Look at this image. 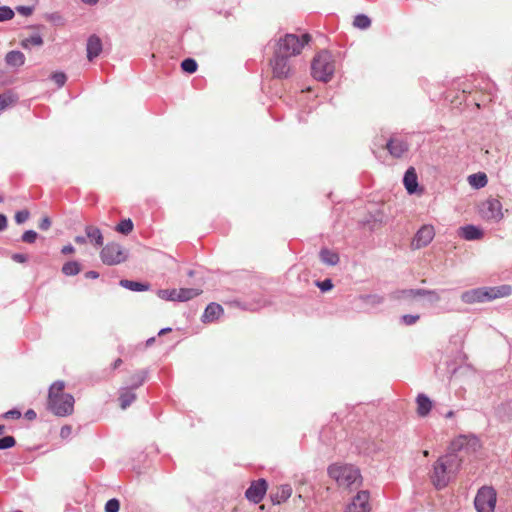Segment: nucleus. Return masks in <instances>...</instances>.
<instances>
[{
    "label": "nucleus",
    "mask_w": 512,
    "mask_h": 512,
    "mask_svg": "<svg viewBox=\"0 0 512 512\" xmlns=\"http://www.w3.org/2000/svg\"><path fill=\"white\" fill-rule=\"evenodd\" d=\"M478 448H480V443L475 436H460L452 441L449 446V452L439 457L433 464L430 478L435 488H445L452 478L455 477L464 460L463 452H475Z\"/></svg>",
    "instance_id": "1"
},
{
    "label": "nucleus",
    "mask_w": 512,
    "mask_h": 512,
    "mask_svg": "<svg viewBox=\"0 0 512 512\" xmlns=\"http://www.w3.org/2000/svg\"><path fill=\"white\" fill-rule=\"evenodd\" d=\"M310 39L309 34H303L301 37L295 34H286L277 41L273 58L270 60L274 78L282 80L293 75L291 58L300 54Z\"/></svg>",
    "instance_id": "2"
},
{
    "label": "nucleus",
    "mask_w": 512,
    "mask_h": 512,
    "mask_svg": "<svg viewBox=\"0 0 512 512\" xmlns=\"http://www.w3.org/2000/svg\"><path fill=\"white\" fill-rule=\"evenodd\" d=\"M65 382L55 381L49 388L47 408L58 417L69 416L74 411L75 399L72 394L64 393Z\"/></svg>",
    "instance_id": "3"
},
{
    "label": "nucleus",
    "mask_w": 512,
    "mask_h": 512,
    "mask_svg": "<svg viewBox=\"0 0 512 512\" xmlns=\"http://www.w3.org/2000/svg\"><path fill=\"white\" fill-rule=\"evenodd\" d=\"M512 294V286L508 284L496 287H479L464 291L461 294L462 302L466 304L484 303Z\"/></svg>",
    "instance_id": "4"
},
{
    "label": "nucleus",
    "mask_w": 512,
    "mask_h": 512,
    "mask_svg": "<svg viewBox=\"0 0 512 512\" xmlns=\"http://www.w3.org/2000/svg\"><path fill=\"white\" fill-rule=\"evenodd\" d=\"M328 474L340 487L350 490L358 488L362 481L359 469L353 465L332 464L328 468Z\"/></svg>",
    "instance_id": "5"
},
{
    "label": "nucleus",
    "mask_w": 512,
    "mask_h": 512,
    "mask_svg": "<svg viewBox=\"0 0 512 512\" xmlns=\"http://www.w3.org/2000/svg\"><path fill=\"white\" fill-rule=\"evenodd\" d=\"M335 71L332 55L328 51L319 52L311 63V74L314 79L328 82Z\"/></svg>",
    "instance_id": "6"
},
{
    "label": "nucleus",
    "mask_w": 512,
    "mask_h": 512,
    "mask_svg": "<svg viewBox=\"0 0 512 512\" xmlns=\"http://www.w3.org/2000/svg\"><path fill=\"white\" fill-rule=\"evenodd\" d=\"M496 491L493 487H481L474 499V506L477 512H494L496 505Z\"/></svg>",
    "instance_id": "7"
},
{
    "label": "nucleus",
    "mask_w": 512,
    "mask_h": 512,
    "mask_svg": "<svg viewBox=\"0 0 512 512\" xmlns=\"http://www.w3.org/2000/svg\"><path fill=\"white\" fill-rule=\"evenodd\" d=\"M100 258L104 264L112 266L124 262L127 255L120 244L112 242L102 248Z\"/></svg>",
    "instance_id": "8"
},
{
    "label": "nucleus",
    "mask_w": 512,
    "mask_h": 512,
    "mask_svg": "<svg viewBox=\"0 0 512 512\" xmlns=\"http://www.w3.org/2000/svg\"><path fill=\"white\" fill-rule=\"evenodd\" d=\"M479 214L484 220L499 222L503 218L502 204L498 199L489 198L479 206Z\"/></svg>",
    "instance_id": "9"
},
{
    "label": "nucleus",
    "mask_w": 512,
    "mask_h": 512,
    "mask_svg": "<svg viewBox=\"0 0 512 512\" xmlns=\"http://www.w3.org/2000/svg\"><path fill=\"white\" fill-rule=\"evenodd\" d=\"M267 482L265 479L260 478L258 480L252 481L250 486L247 488L245 492V497L252 503L258 504L260 503L267 491Z\"/></svg>",
    "instance_id": "10"
},
{
    "label": "nucleus",
    "mask_w": 512,
    "mask_h": 512,
    "mask_svg": "<svg viewBox=\"0 0 512 512\" xmlns=\"http://www.w3.org/2000/svg\"><path fill=\"white\" fill-rule=\"evenodd\" d=\"M370 494L367 490L359 491L347 505L345 512H370Z\"/></svg>",
    "instance_id": "11"
},
{
    "label": "nucleus",
    "mask_w": 512,
    "mask_h": 512,
    "mask_svg": "<svg viewBox=\"0 0 512 512\" xmlns=\"http://www.w3.org/2000/svg\"><path fill=\"white\" fill-rule=\"evenodd\" d=\"M385 148L392 157L400 158L408 151L409 145L403 139L390 137L385 143Z\"/></svg>",
    "instance_id": "12"
},
{
    "label": "nucleus",
    "mask_w": 512,
    "mask_h": 512,
    "mask_svg": "<svg viewBox=\"0 0 512 512\" xmlns=\"http://www.w3.org/2000/svg\"><path fill=\"white\" fill-rule=\"evenodd\" d=\"M435 232L431 225L422 226L413 239V246L421 248L427 246L434 238Z\"/></svg>",
    "instance_id": "13"
},
{
    "label": "nucleus",
    "mask_w": 512,
    "mask_h": 512,
    "mask_svg": "<svg viewBox=\"0 0 512 512\" xmlns=\"http://www.w3.org/2000/svg\"><path fill=\"white\" fill-rule=\"evenodd\" d=\"M102 41L101 39L93 34L89 36L86 45L87 58L89 61H93L96 57H98L102 52Z\"/></svg>",
    "instance_id": "14"
},
{
    "label": "nucleus",
    "mask_w": 512,
    "mask_h": 512,
    "mask_svg": "<svg viewBox=\"0 0 512 512\" xmlns=\"http://www.w3.org/2000/svg\"><path fill=\"white\" fill-rule=\"evenodd\" d=\"M292 495V487L289 484H283L276 488V491H271L270 499L273 504H281L288 500Z\"/></svg>",
    "instance_id": "15"
},
{
    "label": "nucleus",
    "mask_w": 512,
    "mask_h": 512,
    "mask_svg": "<svg viewBox=\"0 0 512 512\" xmlns=\"http://www.w3.org/2000/svg\"><path fill=\"white\" fill-rule=\"evenodd\" d=\"M403 184L409 194H414L418 189V176L414 167H409L403 177Z\"/></svg>",
    "instance_id": "16"
},
{
    "label": "nucleus",
    "mask_w": 512,
    "mask_h": 512,
    "mask_svg": "<svg viewBox=\"0 0 512 512\" xmlns=\"http://www.w3.org/2000/svg\"><path fill=\"white\" fill-rule=\"evenodd\" d=\"M459 235L465 240L474 241L481 239L484 233L479 227L472 224H468L463 227H460Z\"/></svg>",
    "instance_id": "17"
},
{
    "label": "nucleus",
    "mask_w": 512,
    "mask_h": 512,
    "mask_svg": "<svg viewBox=\"0 0 512 512\" xmlns=\"http://www.w3.org/2000/svg\"><path fill=\"white\" fill-rule=\"evenodd\" d=\"M222 313V306L220 304L212 302L208 304L207 307L205 308L201 320L204 323L213 322L214 320L218 319Z\"/></svg>",
    "instance_id": "18"
},
{
    "label": "nucleus",
    "mask_w": 512,
    "mask_h": 512,
    "mask_svg": "<svg viewBox=\"0 0 512 512\" xmlns=\"http://www.w3.org/2000/svg\"><path fill=\"white\" fill-rule=\"evenodd\" d=\"M419 297V289H398L389 294L392 300H408Z\"/></svg>",
    "instance_id": "19"
},
{
    "label": "nucleus",
    "mask_w": 512,
    "mask_h": 512,
    "mask_svg": "<svg viewBox=\"0 0 512 512\" xmlns=\"http://www.w3.org/2000/svg\"><path fill=\"white\" fill-rule=\"evenodd\" d=\"M136 399V394L133 389L123 387L119 391V402L122 409L129 407Z\"/></svg>",
    "instance_id": "20"
},
{
    "label": "nucleus",
    "mask_w": 512,
    "mask_h": 512,
    "mask_svg": "<svg viewBox=\"0 0 512 512\" xmlns=\"http://www.w3.org/2000/svg\"><path fill=\"white\" fill-rule=\"evenodd\" d=\"M86 237L93 243L95 246L100 247L103 246L104 238L102 232L99 228L88 225L85 227Z\"/></svg>",
    "instance_id": "21"
},
{
    "label": "nucleus",
    "mask_w": 512,
    "mask_h": 512,
    "mask_svg": "<svg viewBox=\"0 0 512 512\" xmlns=\"http://www.w3.org/2000/svg\"><path fill=\"white\" fill-rule=\"evenodd\" d=\"M417 413L421 417L427 416L432 409V402L425 394H419L416 398Z\"/></svg>",
    "instance_id": "22"
},
{
    "label": "nucleus",
    "mask_w": 512,
    "mask_h": 512,
    "mask_svg": "<svg viewBox=\"0 0 512 512\" xmlns=\"http://www.w3.org/2000/svg\"><path fill=\"white\" fill-rule=\"evenodd\" d=\"M5 63L10 67H20L25 63V56L19 50L9 51L5 56Z\"/></svg>",
    "instance_id": "23"
},
{
    "label": "nucleus",
    "mask_w": 512,
    "mask_h": 512,
    "mask_svg": "<svg viewBox=\"0 0 512 512\" xmlns=\"http://www.w3.org/2000/svg\"><path fill=\"white\" fill-rule=\"evenodd\" d=\"M119 284L121 287L135 292L147 291L150 288L149 283H143L128 279L120 280Z\"/></svg>",
    "instance_id": "24"
},
{
    "label": "nucleus",
    "mask_w": 512,
    "mask_h": 512,
    "mask_svg": "<svg viewBox=\"0 0 512 512\" xmlns=\"http://www.w3.org/2000/svg\"><path fill=\"white\" fill-rule=\"evenodd\" d=\"M468 183L474 189H481L487 185L488 178L485 173L478 172L468 176Z\"/></svg>",
    "instance_id": "25"
},
{
    "label": "nucleus",
    "mask_w": 512,
    "mask_h": 512,
    "mask_svg": "<svg viewBox=\"0 0 512 512\" xmlns=\"http://www.w3.org/2000/svg\"><path fill=\"white\" fill-rule=\"evenodd\" d=\"M319 256H320L321 261L324 264L329 265V266L337 265L340 260L338 253H336L330 249H327V248L321 249Z\"/></svg>",
    "instance_id": "26"
},
{
    "label": "nucleus",
    "mask_w": 512,
    "mask_h": 512,
    "mask_svg": "<svg viewBox=\"0 0 512 512\" xmlns=\"http://www.w3.org/2000/svg\"><path fill=\"white\" fill-rule=\"evenodd\" d=\"M148 372L146 370H140L131 375L129 379V385L127 387L133 389L134 391L143 385L147 378Z\"/></svg>",
    "instance_id": "27"
},
{
    "label": "nucleus",
    "mask_w": 512,
    "mask_h": 512,
    "mask_svg": "<svg viewBox=\"0 0 512 512\" xmlns=\"http://www.w3.org/2000/svg\"><path fill=\"white\" fill-rule=\"evenodd\" d=\"M201 290L197 288H180L178 290V302H186L189 301L196 296L200 295Z\"/></svg>",
    "instance_id": "28"
},
{
    "label": "nucleus",
    "mask_w": 512,
    "mask_h": 512,
    "mask_svg": "<svg viewBox=\"0 0 512 512\" xmlns=\"http://www.w3.org/2000/svg\"><path fill=\"white\" fill-rule=\"evenodd\" d=\"M360 299L363 303L370 306H378L384 303L385 298L378 294L361 295Z\"/></svg>",
    "instance_id": "29"
},
{
    "label": "nucleus",
    "mask_w": 512,
    "mask_h": 512,
    "mask_svg": "<svg viewBox=\"0 0 512 512\" xmlns=\"http://www.w3.org/2000/svg\"><path fill=\"white\" fill-rule=\"evenodd\" d=\"M80 271L81 267L77 261H69L62 266V273L66 276H75Z\"/></svg>",
    "instance_id": "30"
},
{
    "label": "nucleus",
    "mask_w": 512,
    "mask_h": 512,
    "mask_svg": "<svg viewBox=\"0 0 512 512\" xmlns=\"http://www.w3.org/2000/svg\"><path fill=\"white\" fill-rule=\"evenodd\" d=\"M419 297H426L427 301L431 304L441 300L438 290L419 289Z\"/></svg>",
    "instance_id": "31"
},
{
    "label": "nucleus",
    "mask_w": 512,
    "mask_h": 512,
    "mask_svg": "<svg viewBox=\"0 0 512 512\" xmlns=\"http://www.w3.org/2000/svg\"><path fill=\"white\" fill-rule=\"evenodd\" d=\"M177 295V289H159L157 291V296L166 301H178Z\"/></svg>",
    "instance_id": "32"
},
{
    "label": "nucleus",
    "mask_w": 512,
    "mask_h": 512,
    "mask_svg": "<svg viewBox=\"0 0 512 512\" xmlns=\"http://www.w3.org/2000/svg\"><path fill=\"white\" fill-rule=\"evenodd\" d=\"M353 25L359 29H367L371 26L370 18L365 14H358L355 16Z\"/></svg>",
    "instance_id": "33"
},
{
    "label": "nucleus",
    "mask_w": 512,
    "mask_h": 512,
    "mask_svg": "<svg viewBox=\"0 0 512 512\" xmlns=\"http://www.w3.org/2000/svg\"><path fill=\"white\" fill-rule=\"evenodd\" d=\"M133 222L131 219H123L122 221H120L117 226H116V231L121 233V234H124V235H128L129 233L132 232L133 230Z\"/></svg>",
    "instance_id": "34"
},
{
    "label": "nucleus",
    "mask_w": 512,
    "mask_h": 512,
    "mask_svg": "<svg viewBox=\"0 0 512 512\" xmlns=\"http://www.w3.org/2000/svg\"><path fill=\"white\" fill-rule=\"evenodd\" d=\"M198 64L193 58H186L181 62V69L189 74L197 71Z\"/></svg>",
    "instance_id": "35"
},
{
    "label": "nucleus",
    "mask_w": 512,
    "mask_h": 512,
    "mask_svg": "<svg viewBox=\"0 0 512 512\" xmlns=\"http://www.w3.org/2000/svg\"><path fill=\"white\" fill-rule=\"evenodd\" d=\"M44 18L56 26H62L65 24L63 16L59 12L47 13Z\"/></svg>",
    "instance_id": "36"
},
{
    "label": "nucleus",
    "mask_w": 512,
    "mask_h": 512,
    "mask_svg": "<svg viewBox=\"0 0 512 512\" xmlns=\"http://www.w3.org/2000/svg\"><path fill=\"white\" fill-rule=\"evenodd\" d=\"M43 42L44 41H43L42 36L39 34H35V35H32L29 38L25 39L22 42V46L24 48H27L29 44L34 45V46H41L43 44Z\"/></svg>",
    "instance_id": "37"
},
{
    "label": "nucleus",
    "mask_w": 512,
    "mask_h": 512,
    "mask_svg": "<svg viewBox=\"0 0 512 512\" xmlns=\"http://www.w3.org/2000/svg\"><path fill=\"white\" fill-rule=\"evenodd\" d=\"M15 13L9 6H0V22L11 20Z\"/></svg>",
    "instance_id": "38"
},
{
    "label": "nucleus",
    "mask_w": 512,
    "mask_h": 512,
    "mask_svg": "<svg viewBox=\"0 0 512 512\" xmlns=\"http://www.w3.org/2000/svg\"><path fill=\"white\" fill-rule=\"evenodd\" d=\"M16 440L13 436H4L0 438V450H5L14 447Z\"/></svg>",
    "instance_id": "39"
},
{
    "label": "nucleus",
    "mask_w": 512,
    "mask_h": 512,
    "mask_svg": "<svg viewBox=\"0 0 512 512\" xmlns=\"http://www.w3.org/2000/svg\"><path fill=\"white\" fill-rule=\"evenodd\" d=\"M51 79L56 83V85L61 88L64 86L67 80V76L63 72H54L51 75Z\"/></svg>",
    "instance_id": "40"
},
{
    "label": "nucleus",
    "mask_w": 512,
    "mask_h": 512,
    "mask_svg": "<svg viewBox=\"0 0 512 512\" xmlns=\"http://www.w3.org/2000/svg\"><path fill=\"white\" fill-rule=\"evenodd\" d=\"M120 508V502L116 498L108 500L105 504V512H118Z\"/></svg>",
    "instance_id": "41"
},
{
    "label": "nucleus",
    "mask_w": 512,
    "mask_h": 512,
    "mask_svg": "<svg viewBox=\"0 0 512 512\" xmlns=\"http://www.w3.org/2000/svg\"><path fill=\"white\" fill-rule=\"evenodd\" d=\"M37 237L38 234L34 230H27L22 234L21 240L25 243L32 244L36 241Z\"/></svg>",
    "instance_id": "42"
},
{
    "label": "nucleus",
    "mask_w": 512,
    "mask_h": 512,
    "mask_svg": "<svg viewBox=\"0 0 512 512\" xmlns=\"http://www.w3.org/2000/svg\"><path fill=\"white\" fill-rule=\"evenodd\" d=\"M30 217V213L28 210L26 209H23V210H20V211H17L15 213V221L17 224H23L24 222H26Z\"/></svg>",
    "instance_id": "43"
},
{
    "label": "nucleus",
    "mask_w": 512,
    "mask_h": 512,
    "mask_svg": "<svg viewBox=\"0 0 512 512\" xmlns=\"http://www.w3.org/2000/svg\"><path fill=\"white\" fill-rule=\"evenodd\" d=\"M420 316L418 314H405L401 317V321L405 325H413L419 320Z\"/></svg>",
    "instance_id": "44"
},
{
    "label": "nucleus",
    "mask_w": 512,
    "mask_h": 512,
    "mask_svg": "<svg viewBox=\"0 0 512 512\" xmlns=\"http://www.w3.org/2000/svg\"><path fill=\"white\" fill-rule=\"evenodd\" d=\"M317 287L323 291H329L333 288V283L331 279H324L323 281H316Z\"/></svg>",
    "instance_id": "45"
},
{
    "label": "nucleus",
    "mask_w": 512,
    "mask_h": 512,
    "mask_svg": "<svg viewBox=\"0 0 512 512\" xmlns=\"http://www.w3.org/2000/svg\"><path fill=\"white\" fill-rule=\"evenodd\" d=\"M16 11L23 16H30L33 13V7L31 6H17Z\"/></svg>",
    "instance_id": "46"
},
{
    "label": "nucleus",
    "mask_w": 512,
    "mask_h": 512,
    "mask_svg": "<svg viewBox=\"0 0 512 512\" xmlns=\"http://www.w3.org/2000/svg\"><path fill=\"white\" fill-rule=\"evenodd\" d=\"M11 259L17 263H26L28 261V256L23 253H14L11 256Z\"/></svg>",
    "instance_id": "47"
},
{
    "label": "nucleus",
    "mask_w": 512,
    "mask_h": 512,
    "mask_svg": "<svg viewBox=\"0 0 512 512\" xmlns=\"http://www.w3.org/2000/svg\"><path fill=\"white\" fill-rule=\"evenodd\" d=\"M4 417L8 419H19L21 412L18 409H11L4 414Z\"/></svg>",
    "instance_id": "48"
},
{
    "label": "nucleus",
    "mask_w": 512,
    "mask_h": 512,
    "mask_svg": "<svg viewBox=\"0 0 512 512\" xmlns=\"http://www.w3.org/2000/svg\"><path fill=\"white\" fill-rule=\"evenodd\" d=\"M72 433V427L70 425H64L60 430V437L63 439H67L70 437Z\"/></svg>",
    "instance_id": "49"
},
{
    "label": "nucleus",
    "mask_w": 512,
    "mask_h": 512,
    "mask_svg": "<svg viewBox=\"0 0 512 512\" xmlns=\"http://www.w3.org/2000/svg\"><path fill=\"white\" fill-rule=\"evenodd\" d=\"M51 226V220L49 217L45 216L41 219L40 223H39V228L41 230H48Z\"/></svg>",
    "instance_id": "50"
},
{
    "label": "nucleus",
    "mask_w": 512,
    "mask_h": 512,
    "mask_svg": "<svg viewBox=\"0 0 512 512\" xmlns=\"http://www.w3.org/2000/svg\"><path fill=\"white\" fill-rule=\"evenodd\" d=\"M11 102V98L5 94L0 95V111L6 108Z\"/></svg>",
    "instance_id": "51"
},
{
    "label": "nucleus",
    "mask_w": 512,
    "mask_h": 512,
    "mask_svg": "<svg viewBox=\"0 0 512 512\" xmlns=\"http://www.w3.org/2000/svg\"><path fill=\"white\" fill-rule=\"evenodd\" d=\"M8 226V220L7 217L0 213V231H4Z\"/></svg>",
    "instance_id": "52"
},
{
    "label": "nucleus",
    "mask_w": 512,
    "mask_h": 512,
    "mask_svg": "<svg viewBox=\"0 0 512 512\" xmlns=\"http://www.w3.org/2000/svg\"><path fill=\"white\" fill-rule=\"evenodd\" d=\"M25 418L28 419V420H35L36 417H37V414L36 412L33 410V409H28L25 414H24Z\"/></svg>",
    "instance_id": "53"
},
{
    "label": "nucleus",
    "mask_w": 512,
    "mask_h": 512,
    "mask_svg": "<svg viewBox=\"0 0 512 512\" xmlns=\"http://www.w3.org/2000/svg\"><path fill=\"white\" fill-rule=\"evenodd\" d=\"M74 247L71 245V244H68V245H65L62 249H61V252L65 255L67 254H71L74 252Z\"/></svg>",
    "instance_id": "54"
},
{
    "label": "nucleus",
    "mask_w": 512,
    "mask_h": 512,
    "mask_svg": "<svg viewBox=\"0 0 512 512\" xmlns=\"http://www.w3.org/2000/svg\"><path fill=\"white\" fill-rule=\"evenodd\" d=\"M85 277L88 279H97L99 277V273L96 271H88L85 273Z\"/></svg>",
    "instance_id": "55"
},
{
    "label": "nucleus",
    "mask_w": 512,
    "mask_h": 512,
    "mask_svg": "<svg viewBox=\"0 0 512 512\" xmlns=\"http://www.w3.org/2000/svg\"><path fill=\"white\" fill-rule=\"evenodd\" d=\"M74 241L77 243V244H85L87 242V237L85 236H76L74 238Z\"/></svg>",
    "instance_id": "56"
},
{
    "label": "nucleus",
    "mask_w": 512,
    "mask_h": 512,
    "mask_svg": "<svg viewBox=\"0 0 512 512\" xmlns=\"http://www.w3.org/2000/svg\"><path fill=\"white\" fill-rule=\"evenodd\" d=\"M122 363V360L120 358L116 359L113 363V368L116 369L118 368Z\"/></svg>",
    "instance_id": "57"
},
{
    "label": "nucleus",
    "mask_w": 512,
    "mask_h": 512,
    "mask_svg": "<svg viewBox=\"0 0 512 512\" xmlns=\"http://www.w3.org/2000/svg\"><path fill=\"white\" fill-rule=\"evenodd\" d=\"M170 331H171V328H169V327L168 328H163V329H161L159 331L158 335H163V334H165L167 332H170Z\"/></svg>",
    "instance_id": "58"
},
{
    "label": "nucleus",
    "mask_w": 512,
    "mask_h": 512,
    "mask_svg": "<svg viewBox=\"0 0 512 512\" xmlns=\"http://www.w3.org/2000/svg\"><path fill=\"white\" fill-rule=\"evenodd\" d=\"M82 1L89 5H94L98 2V0H82Z\"/></svg>",
    "instance_id": "59"
},
{
    "label": "nucleus",
    "mask_w": 512,
    "mask_h": 512,
    "mask_svg": "<svg viewBox=\"0 0 512 512\" xmlns=\"http://www.w3.org/2000/svg\"><path fill=\"white\" fill-rule=\"evenodd\" d=\"M453 416H454V411H452V410L448 411V412L445 414V417H446V418H451V417H453Z\"/></svg>",
    "instance_id": "60"
},
{
    "label": "nucleus",
    "mask_w": 512,
    "mask_h": 512,
    "mask_svg": "<svg viewBox=\"0 0 512 512\" xmlns=\"http://www.w3.org/2000/svg\"><path fill=\"white\" fill-rule=\"evenodd\" d=\"M154 341H155V338H154V337H151V338H149V339L146 341V345H147V346H150Z\"/></svg>",
    "instance_id": "61"
},
{
    "label": "nucleus",
    "mask_w": 512,
    "mask_h": 512,
    "mask_svg": "<svg viewBox=\"0 0 512 512\" xmlns=\"http://www.w3.org/2000/svg\"><path fill=\"white\" fill-rule=\"evenodd\" d=\"M4 431H5V426L0 425V436L4 433Z\"/></svg>",
    "instance_id": "62"
},
{
    "label": "nucleus",
    "mask_w": 512,
    "mask_h": 512,
    "mask_svg": "<svg viewBox=\"0 0 512 512\" xmlns=\"http://www.w3.org/2000/svg\"><path fill=\"white\" fill-rule=\"evenodd\" d=\"M423 454H424V456H428L429 452H428L427 450H425V451L423 452Z\"/></svg>",
    "instance_id": "63"
},
{
    "label": "nucleus",
    "mask_w": 512,
    "mask_h": 512,
    "mask_svg": "<svg viewBox=\"0 0 512 512\" xmlns=\"http://www.w3.org/2000/svg\"><path fill=\"white\" fill-rule=\"evenodd\" d=\"M189 276H192L193 275V271L190 270L189 273H188Z\"/></svg>",
    "instance_id": "64"
}]
</instances>
